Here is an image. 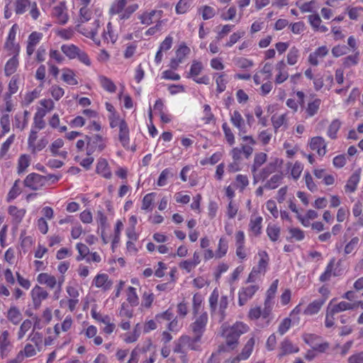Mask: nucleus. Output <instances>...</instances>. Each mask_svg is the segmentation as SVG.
Wrapping results in <instances>:
<instances>
[{
    "label": "nucleus",
    "instance_id": "1",
    "mask_svg": "<svg viewBox=\"0 0 363 363\" xmlns=\"http://www.w3.org/2000/svg\"><path fill=\"white\" fill-rule=\"evenodd\" d=\"M247 330L248 327L245 324L238 322L225 330L223 335L225 336V343L219 345V352H229L236 348L239 337Z\"/></svg>",
    "mask_w": 363,
    "mask_h": 363
},
{
    "label": "nucleus",
    "instance_id": "2",
    "mask_svg": "<svg viewBox=\"0 0 363 363\" xmlns=\"http://www.w3.org/2000/svg\"><path fill=\"white\" fill-rule=\"evenodd\" d=\"M219 294L216 289L211 293L209 297V306L211 310V315L213 318L218 323H221L225 318V310L228 306V298L227 296H222L218 302Z\"/></svg>",
    "mask_w": 363,
    "mask_h": 363
},
{
    "label": "nucleus",
    "instance_id": "3",
    "mask_svg": "<svg viewBox=\"0 0 363 363\" xmlns=\"http://www.w3.org/2000/svg\"><path fill=\"white\" fill-rule=\"evenodd\" d=\"M37 281L42 285L46 286L50 289H55L53 298L55 300L59 299L62 291V286L65 281V277L61 276L57 279L54 275L43 272L38 275Z\"/></svg>",
    "mask_w": 363,
    "mask_h": 363
},
{
    "label": "nucleus",
    "instance_id": "4",
    "mask_svg": "<svg viewBox=\"0 0 363 363\" xmlns=\"http://www.w3.org/2000/svg\"><path fill=\"white\" fill-rule=\"evenodd\" d=\"M92 130L100 132L92 135V152H101L106 148L108 143L106 130H104L99 123L92 121Z\"/></svg>",
    "mask_w": 363,
    "mask_h": 363
},
{
    "label": "nucleus",
    "instance_id": "5",
    "mask_svg": "<svg viewBox=\"0 0 363 363\" xmlns=\"http://www.w3.org/2000/svg\"><path fill=\"white\" fill-rule=\"evenodd\" d=\"M203 69V65L202 62L198 60H194L191 65L190 70L187 73L186 77L192 79L197 84L207 85L210 83V79L207 75L198 77Z\"/></svg>",
    "mask_w": 363,
    "mask_h": 363
},
{
    "label": "nucleus",
    "instance_id": "6",
    "mask_svg": "<svg viewBox=\"0 0 363 363\" xmlns=\"http://www.w3.org/2000/svg\"><path fill=\"white\" fill-rule=\"evenodd\" d=\"M303 341L308 345L313 351L320 353L325 352L329 348L328 342H323L321 337L314 334H305Z\"/></svg>",
    "mask_w": 363,
    "mask_h": 363
},
{
    "label": "nucleus",
    "instance_id": "7",
    "mask_svg": "<svg viewBox=\"0 0 363 363\" xmlns=\"http://www.w3.org/2000/svg\"><path fill=\"white\" fill-rule=\"evenodd\" d=\"M208 320V317L206 312H203L199 315L196 316L194 321L189 325V328L193 335L201 338L206 331Z\"/></svg>",
    "mask_w": 363,
    "mask_h": 363
},
{
    "label": "nucleus",
    "instance_id": "8",
    "mask_svg": "<svg viewBox=\"0 0 363 363\" xmlns=\"http://www.w3.org/2000/svg\"><path fill=\"white\" fill-rule=\"evenodd\" d=\"M48 182V178L45 176L37 173L28 174L25 180L24 184L26 187L32 190H39L45 186Z\"/></svg>",
    "mask_w": 363,
    "mask_h": 363
},
{
    "label": "nucleus",
    "instance_id": "9",
    "mask_svg": "<svg viewBox=\"0 0 363 363\" xmlns=\"http://www.w3.org/2000/svg\"><path fill=\"white\" fill-rule=\"evenodd\" d=\"M258 289L259 286L257 284H253L241 288L238 293L239 306H244L250 299H251L253 297V296L258 291Z\"/></svg>",
    "mask_w": 363,
    "mask_h": 363
},
{
    "label": "nucleus",
    "instance_id": "10",
    "mask_svg": "<svg viewBox=\"0 0 363 363\" xmlns=\"http://www.w3.org/2000/svg\"><path fill=\"white\" fill-rule=\"evenodd\" d=\"M48 292L40 286H35L31 291L30 296L32 298L33 306L35 308H39L43 302L48 297Z\"/></svg>",
    "mask_w": 363,
    "mask_h": 363
},
{
    "label": "nucleus",
    "instance_id": "11",
    "mask_svg": "<svg viewBox=\"0 0 363 363\" xmlns=\"http://www.w3.org/2000/svg\"><path fill=\"white\" fill-rule=\"evenodd\" d=\"M230 122L232 123L233 126L238 130V135L240 136H242V135H245L247 133L244 118H242L241 113L238 111L235 110L230 114Z\"/></svg>",
    "mask_w": 363,
    "mask_h": 363
},
{
    "label": "nucleus",
    "instance_id": "12",
    "mask_svg": "<svg viewBox=\"0 0 363 363\" xmlns=\"http://www.w3.org/2000/svg\"><path fill=\"white\" fill-rule=\"evenodd\" d=\"M255 343V338H250L242 348V352L232 360V363H238L241 360L248 359L252 352Z\"/></svg>",
    "mask_w": 363,
    "mask_h": 363
},
{
    "label": "nucleus",
    "instance_id": "13",
    "mask_svg": "<svg viewBox=\"0 0 363 363\" xmlns=\"http://www.w3.org/2000/svg\"><path fill=\"white\" fill-rule=\"evenodd\" d=\"M52 15L57 18L58 23L64 25L68 21L69 17L67 13L65 2H60L53 9Z\"/></svg>",
    "mask_w": 363,
    "mask_h": 363
},
{
    "label": "nucleus",
    "instance_id": "14",
    "mask_svg": "<svg viewBox=\"0 0 363 363\" xmlns=\"http://www.w3.org/2000/svg\"><path fill=\"white\" fill-rule=\"evenodd\" d=\"M72 323L73 320L72 317L70 315H67L60 325L58 323L56 324L54 326L53 330L50 328H48L47 333L48 334H51L53 332L54 334H55V336H59L60 331L67 332L69 330L72 328Z\"/></svg>",
    "mask_w": 363,
    "mask_h": 363
},
{
    "label": "nucleus",
    "instance_id": "15",
    "mask_svg": "<svg viewBox=\"0 0 363 363\" xmlns=\"http://www.w3.org/2000/svg\"><path fill=\"white\" fill-rule=\"evenodd\" d=\"M201 338L194 335V337H190L189 335H182L181 336V341L183 343V345L185 346L186 351L188 350H199L200 348Z\"/></svg>",
    "mask_w": 363,
    "mask_h": 363
},
{
    "label": "nucleus",
    "instance_id": "16",
    "mask_svg": "<svg viewBox=\"0 0 363 363\" xmlns=\"http://www.w3.org/2000/svg\"><path fill=\"white\" fill-rule=\"evenodd\" d=\"M9 337V333L7 330H4L0 335V354L1 358L7 357L11 350L12 345Z\"/></svg>",
    "mask_w": 363,
    "mask_h": 363
},
{
    "label": "nucleus",
    "instance_id": "17",
    "mask_svg": "<svg viewBox=\"0 0 363 363\" xmlns=\"http://www.w3.org/2000/svg\"><path fill=\"white\" fill-rule=\"evenodd\" d=\"M326 301V297H320L310 303L303 311L306 315L317 314Z\"/></svg>",
    "mask_w": 363,
    "mask_h": 363
},
{
    "label": "nucleus",
    "instance_id": "18",
    "mask_svg": "<svg viewBox=\"0 0 363 363\" xmlns=\"http://www.w3.org/2000/svg\"><path fill=\"white\" fill-rule=\"evenodd\" d=\"M267 159V155L266 153L264 152H259L255 154V158H254V162L251 167V172L253 175L254 179V183L257 182V169L266 162Z\"/></svg>",
    "mask_w": 363,
    "mask_h": 363
},
{
    "label": "nucleus",
    "instance_id": "19",
    "mask_svg": "<svg viewBox=\"0 0 363 363\" xmlns=\"http://www.w3.org/2000/svg\"><path fill=\"white\" fill-rule=\"evenodd\" d=\"M94 284L97 288H100L103 291L109 290L113 284V281L109 279L107 274H99L94 277Z\"/></svg>",
    "mask_w": 363,
    "mask_h": 363
},
{
    "label": "nucleus",
    "instance_id": "20",
    "mask_svg": "<svg viewBox=\"0 0 363 363\" xmlns=\"http://www.w3.org/2000/svg\"><path fill=\"white\" fill-rule=\"evenodd\" d=\"M42 38L43 33L36 31H34L29 35L26 48V52L28 56L33 54L36 45L39 43Z\"/></svg>",
    "mask_w": 363,
    "mask_h": 363
},
{
    "label": "nucleus",
    "instance_id": "21",
    "mask_svg": "<svg viewBox=\"0 0 363 363\" xmlns=\"http://www.w3.org/2000/svg\"><path fill=\"white\" fill-rule=\"evenodd\" d=\"M310 147L313 150H315L320 156L325 155L326 150V143L322 137H314L311 139Z\"/></svg>",
    "mask_w": 363,
    "mask_h": 363
},
{
    "label": "nucleus",
    "instance_id": "22",
    "mask_svg": "<svg viewBox=\"0 0 363 363\" xmlns=\"http://www.w3.org/2000/svg\"><path fill=\"white\" fill-rule=\"evenodd\" d=\"M280 351L279 356L282 357L286 354L296 353L299 351V348L297 345H294L291 340L288 338H285L280 343Z\"/></svg>",
    "mask_w": 363,
    "mask_h": 363
},
{
    "label": "nucleus",
    "instance_id": "23",
    "mask_svg": "<svg viewBox=\"0 0 363 363\" xmlns=\"http://www.w3.org/2000/svg\"><path fill=\"white\" fill-rule=\"evenodd\" d=\"M333 300L334 299L330 301L327 308L330 309L335 315L342 311L352 310L355 307L354 303L346 301H340L337 304H333Z\"/></svg>",
    "mask_w": 363,
    "mask_h": 363
},
{
    "label": "nucleus",
    "instance_id": "24",
    "mask_svg": "<svg viewBox=\"0 0 363 363\" xmlns=\"http://www.w3.org/2000/svg\"><path fill=\"white\" fill-rule=\"evenodd\" d=\"M259 260L258 264L252 268L256 270V273L259 274H264L269 263V256L265 251H262L258 253Z\"/></svg>",
    "mask_w": 363,
    "mask_h": 363
},
{
    "label": "nucleus",
    "instance_id": "25",
    "mask_svg": "<svg viewBox=\"0 0 363 363\" xmlns=\"http://www.w3.org/2000/svg\"><path fill=\"white\" fill-rule=\"evenodd\" d=\"M118 140L125 148H128L130 138L129 128L126 121H122L119 126Z\"/></svg>",
    "mask_w": 363,
    "mask_h": 363
},
{
    "label": "nucleus",
    "instance_id": "26",
    "mask_svg": "<svg viewBox=\"0 0 363 363\" xmlns=\"http://www.w3.org/2000/svg\"><path fill=\"white\" fill-rule=\"evenodd\" d=\"M29 115L30 113L27 110H25L23 113L16 114L13 123L14 126L20 130H23L26 128L28 123Z\"/></svg>",
    "mask_w": 363,
    "mask_h": 363
},
{
    "label": "nucleus",
    "instance_id": "27",
    "mask_svg": "<svg viewBox=\"0 0 363 363\" xmlns=\"http://www.w3.org/2000/svg\"><path fill=\"white\" fill-rule=\"evenodd\" d=\"M96 172L97 174L101 175L106 179H110L111 177V172L110 170L108 162L104 158H100L98 160Z\"/></svg>",
    "mask_w": 363,
    "mask_h": 363
},
{
    "label": "nucleus",
    "instance_id": "28",
    "mask_svg": "<svg viewBox=\"0 0 363 363\" xmlns=\"http://www.w3.org/2000/svg\"><path fill=\"white\" fill-rule=\"evenodd\" d=\"M90 143V138L87 135L84 136V139L79 140L77 142L76 147L78 150V155L75 157L76 160H79L84 156V152L86 147V155H89V145Z\"/></svg>",
    "mask_w": 363,
    "mask_h": 363
},
{
    "label": "nucleus",
    "instance_id": "29",
    "mask_svg": "<svg viewBox=\"0 0 363 363\" xmlns=\"http://www.w3.org/2000/svg\"><path fill=\"white\" fill-rule=\"evenodd\" d=\"M62 79L69 85H77L78 79L74 72L69 68L62 69Z\"/></svg>",
    "mask_w": 363,
    "mask_h": 363
},
{
    "label": "nucleus",
    "instance_id": "30",
    "mask_svg": "<svg viewBox=\"0 0 363 363\" xmlns=\"http://www.w3.org/2000/svg\"><path fill=\"white\" fill-rule=\"evenodd\" d=\"M277 169V163L276 161L269 162L257 174V181L266 179L270 174L275 172Z\"/></svg>",
    "mask_w": 363,
    "mask_h": 363
},
{
    "label": "nucleus",
    "instance_id": "31",
    "mask_svg": "<svg viewBox=\"0 0 363 363\" xmlns=\"http://www.w3.org/2000/svg\"><path fill=\"white\" fill-rule=\"evenodd\" d=\"M8 320L13 325H18L22 320V313L19 309L16 306H11L8 310L7 315Z\"/></svg>",
    "mask_w": 363,
    "mask_h": 363
},
{
    "label": "nucleus",
    "instance_id": "32",
    "mask_svg": "<svg viewBox=\"0 0 363 363\" xmlns=\"http://www.w3.org/2000/svg\"><path fill=\"white\" fill-rule=\"evenodd\" d=\"M360 179V173L357 171L352 173L350 177L347 182L345 186V191L349 192H354Z\"/></svg>",
    "mask_w": 363,
    "mask_h": 363
},
{
    "label": "nucleus",
    "instance_id": "33",
    "mask_svg": "<svg viewBox=\"0 0 363 363\" xmlns=\"http://www.w3.org/2000/svg\"><path fill=\"white\" fill-rule=\"evenodd\" d=\"M267 236L269 237V240L275 242H277L280 236L281 233V228L279 226H278L276 224H268L266 230Z\"/></svg>",
    "mask_w": 363,
    "mask_h": 363
},
{
    "label": "nucleus",
    "instance_id": "34",
    "mask_svg": "<svg viewBox=\"0 0 363 363\" xmlns=\"http://www.w3.org/2000/svg\"><path fill=\"white\" fill-rule=\"evenodd\" d=\"M82 2V5L83 6L80 9L79 11V20L82 23L87 22L91 18V11L88 5L89 4L90 0H80Z\"/></svg>",
    "mask_w": 363,
    "mask_h": 363
},
{
    "label": "nucleus",
    "instance_id": "35",
    "mask_svg": "<svg viewBox=\"0 0 363 363\" xmlns=\"http://www.w3.org/2000/svg\"><path fill=\"white\" fill-rule=\"evenodd\" d=\"M39 104L40 106L38 108L35 113H40L43 112L44 113L43 117H45L47 113L51 111L55 107L53 101L50 99H42L40 101Z\"/></svg>",
    "mask_w": 363,
    "mask_h": 363
},
{
    "label": "nucleus",
    "instance_id": "36",
    "mask_svg": "<svg viewBox=\"0 0 363 363\" xmlns=\"http://www.w3.org/2000/svg\"><path fill=\"white\" fill-rule=\"evenodd\" d=\"M288 230L290 236L286 237V240L289 242L301 241L305 238L304 232L300 228H289Z\"/></svg>",
    "mask_w": 363,
    "mask_h": 363
},
{
    "label": "nucleus",
    "instance_id": "37",
    "mask_svg": "<svg viewBox=\"0 0 363 363\" xmlns=\"http://www.w3.org/2000/svg\"><path fill=\"white\" fill-rule=\"evenodd\" d=\"M18 66V56L13 55L5 65L4 72L6 76L13 74Z\"/></svg>",
    "mask_w": 363,
    "mask_h": 363
},
{
    "label": "nucleus",
    "instance_id": "38",
    "mask_svg": "<svg viewBox=\"0 0 363 363\" xmlns=\"http://www.w3.org/2000/svg\"><path fill=\"white\" fill-rule=\"evenodd\" d=\"M61 50L67 57L72 60L77 58L80 49L73 44H70L62 45Z\"/></svg>",
    "mask_w": 363,
    "mask_h": 363
},
{
    "label": "nucleus",
    "instance_id": "39",
    "mask_svg": "<svg viewBox=\"0 0 363 363\" xmlns=\"http://www.w3.org/2000/svg\"><path fill=\"white\" fill-rule=\"evenodd\" d=\"M38 352L39 351L35 345L27 343L23 350H21L17 354H21L22 361H23L25 357H32L35 356Z\"/></svg>",
    "mask_w": 363,
    "mask_h": 363
},
{
    "label": "nucleus",
    "instance_id": "40",
    "mask_svg": "<svg viewBox=\"0 0 363 363\" xmlns=\"http://www.w3.org/2000/svg\"><path fill=\"white\" fill-rule=\"evenodd\" d=\"M226 74L223 73L214 74V78H216V91L218 93H222L226 88L227 80L225 79Z\"/></svg>",
    "mask_w": 363,
    "mask_h": 363
},
{
    "label": "nucleus",
    "instance_id": "41",
    "mask_svg": "<svg viewBox=\"0 0 363 363\" xmlns=\"http://www.w3.org/2000/svg\"><path fill=\"white\" fill-rule=\"evenodd\" d=\"M282 179L283 174L281 173L275 174L269 180L267 181L264 187L267 189H274L279 186Z\"/></svg>",
    "mask_w": 363,
    "mask_h": 363
},
{
    "label": "nucleus",
    "instance_id": "42",
    "mask_svg": "<svg viewBox=\"0 0 363 363\" xmlns=\"http://www.w3.org/2000/svg\"><path fill=\"white\" fill-rule=\"evenodd\" d=\"M228 243L225 238H221L219 240L218 249L215 252L216 258H221L225 256L228 252Z\"/></svg>",
    "mask_w": 363,
    "mask_h": 363
},
{
    "label": "nucleus",
    "instance_id": "43",
    "mask_svg": "<svg viewBox=\"0 0 363 363\" xmlns=\"http://www.w3.org/2000/svg\"><path fill=\"white\" fill-rule=\"evenodd\" d=\"M193 0H179L175 7L177 14L186 13L191 6Z\"/></svg>",
    "mask_w": 363,
    "mask_h": 363
},
{
    "label": "nucleus",
    "instance_id": "44",
    "mask_svg": "<svg viewBox=\"0 0 363 363\" xmlns=\"http://www.w3.org/2000/svg\"><path fill=\"white\" fill-rule=\"evenodd\" d=\"M30 156L28 155H21L18 160V173L23 172L30 164Z\"/></svg>",
    "mask_w": 363,
    "mask_h": 363
},
{
    "label": "nucleus",
    "instance_id": "45",
    "mask_svg": "<svg viewBox=\"0 0 363 363\" xmlns=\"http://www.w3.org/2000/svg\"><path fill=\"white\" fill-rule=\"evenodd\" d=\"M341 127V122L338 119L333 120L330 124L327 135L331 139H335L337 138V133Z\"/></svg>",
    "mask_w": 363,
    "mask_h": 363
},
{
    "label": "nucleus",
    "instance_id": "46",
    "mask_svg": "<svg viewBox=\"0 0 363 363\" xmlns=\"http://www.w3.org/2000/svg\"><path fill=\"white\" fill-rule=\"evenodd\" d=\"M99 81L101 86L107 91L113 93L116 91V86L114 83L108 78L104 76H100Z\"/></svg>",
    "mask_w": 363,
    "mask_h": 363
},
{
    "label": "nucleus",
    "instance_id": "47",
    "mask_svg": "<svg viewBox=\"0 0 363 363\" xmlns=\"http://www.w3.org/2000/svg\"><path fill=\"white\" fill-rule=\"evenodd\" d=\"M0 125L1 131L0 137L4 136L6 133H9L11 129L10 116L9 114H4L0 118Z\"/></svg>",
    "mask_w": 363,
    "mask_h": 363
},
{
    "label": "nucleus",
    "instance_id": "48",
    "mask_svg": "<svg viewBox=\"0 0 363 363\" xmlns=\"http://www.w3.org/2000/svg\"><path fill=\"white\" fill-rule=\"evenodd\" d=\"M321 101L319 99H315L311 102L308 104L306 112L309 117H312L318 113L320 108Z\"/></svg>",
    "mask_w": 363,
    "mask_h": 363
},
{
    "label": "nucleus",
    "instance_id": "49",
    "mask_svg": "<svg viewBox=\"0 0 363 363\" xmlns=\"http://www.w3.org/2000/svg\"><path fill=\"white\" fill-rule=\"evenodd\" d=\"M48 144V140L46 137L41 138L38 142L33 144L28 149L33 154L43 150Z\"/></svg>",
    "mask_w": 363,
    "mask_h": 363
},
{
    "label": "nucleus",
    "instance_id": "50",
    "mask_svg": "<svg viewBox=\"0 0 363 363\" xmlns=\"http://www.w3.org/2000/svg\"><path fill=\"white\" fill-rule=\"evenodd\" d=\"M262 222V218L261 216H257L250 220V228L255 235H258L261 233Z\"/></svg>",
    "mask_w": 363,
    "mask_h": 363
},
{
    "label": "nucleus",
    "instance_id": "51",
    "mask_svg": "<svg viewBox=\"0 0 363 363\" xmlns=\"http://www.w3.org/2000/svg\"><path fill=\"white\" fill-rule=\"evenodd\" d=\"M43 114L44 113L43 112L40 113H35L33 118V124L31 128L35 129L37 130H40L45 127V122L43 119Z\"/></svg>",
    "mask_w": 363,
    "mask_h": 363
},
{
    "label": "nucleus",
    "instance_id": "52",
    "mask_svg": "<svg viewBox=\"0 0 363 363\" xmlns=\"http://www.w3.org/2000/svg\"><path fill=\"white\" fill-rule=\"evenodd\" d=\"M127 301L131 306H137L139 303V299L136 294L135 288L129 286L127 291Z\"/></svg>",
    "mask_w": 363,
    "mask_h": 363
},
{
    "label": "nucleus",
    "instance_id": "53",
    "mask_svg": "<svg viewBox=\"0 0 363 363\" xmlns=\"http://www.w3.org/2000/svg\"><path fill=\"white\" fill-rule=\"evenodd\" d=\"M141 326L139 323L136 324L133 331L130 334H127L124 340L126 343H132L135 342L140 335Z\"/></svg>",
    "mask_w": 363,
    "mask_h": 363
},
{
    "label": "nucleus",
    "instance_id": "54",
    "mask_svg": "<svg viewBox=\"0 0 363 363\" xmlns=\"http://www.w3.org/2000/svg\"><path fill=\"white\" fill-rule=\"evenodd\" d=\"M174 176V173L172 172V169L169 168H166L164 170L162 171L160 173L157 184L159 186H163L166 185L167 184V179L168 177H172Z\"/></svg>",
    "mask_w": 363,
    "mask_h": 363
},
{
    "label": "nucleus",
    "instance_id": "55",
    "mask_svg": "<svg viewBox=\"0 0 363 363\" xmlns=\"http://www.w3.org/2000/svg\"><path fill=\"white\" fill-rule=\"evenodd\" d=\"M299 50L296 47H292L287 54V63L289 65H295L299 58Z\"/></svg>",
    "mask_w": 363,
    "mask_h": 363
},
{
    "label": "nucleus",
    "instance_id": "56",
    "mask_svg": "<svg viewBox=\"0 0 363 363\" xmlns=\"http://www.w3.org/2000/svg\"><path fill=\"white\" fill-rule=\"evenodd\" d=\"M4 49L7 51L9 55L18 56L20 51L19 45L16 42H5Z\"/></svg>",
    "mask_w": 363,
    "mask_h": 363
},
{
    "label": "nucleus",
    "instance_id": "57",
    "mask_svg": "<svg viewBox=\"0 0 363 363\" xmlns=\"http://www.w3.org/2000/svg\"><path fill=\"white\" fill-rule=\"evenodd\" d=\"M30 0H16L15 11L17 14H23L26 12L27 7L31 6Z\"/></svg>",
    "mask_w": 363,
    "mask_h": 363
},
{
    "label": "nucleus",
    "instance_id": "58",
    "mask_svg": "<svg viewBox=\"0 0 363 363\" xmlns=\"http://www.w3.org/2000/svg\"><path fill=\"white\" fill-rule=\"evenodd\" d=\"M335 264V258H333L328 264L325 272L320 276V281L325 282L328 281L332 275V271Z\"/></svg>",
    "mask_w": 363,
    "mask_h": 363
},
{
    "label": "nucleus",
    "instance_id": "59",
    "mask_svg": "<svg viewBox=\"0 0 363 363\" xmlns=\"http://www.w3.org/2000/svg\"><path fill=\"white\" fill-rule=\"evenodd\" d=\"M9 213L19 223L24 217L26 211L24 209H18L17 207L12 206L9 208Z\"/></svg>",
    "mask_w": 363,
    "mask_h": 363
},
{
    "label": "nucleus",
    "instance_id": "60",
    "mask_svg": "<svg viewBox=\"0 0 363 363\" xmlns=\"http://www.w3.org/2000/svg\"><path fill=\"white\" fill-rule=\"evenodd\" d=\"M103 38L104 41H106L107 43L111 42L112 43H114L116 41L117 36L113 33L111 23L107 24L106 30H104L103 33Z\"/></svg>",
    "mask_w": 363,
    "mask_h": 363
},
{
    "label": "nucleus",
    "instance_id": "61",
    "mask_svg": "<svg viewBox=\"0 0 363 363\" xmlns=\"http://www.w3.org/2000/svg\"><path fill=\"white\" fill-rule=\"evenodd\" d=\"M118 314L124 319H130L133 316V311L126 303H123L121 306Z\"/></svg>",
    "mask_w": 363,
    "mask_h": 363
},
{
    "label": "nucleus",
    "instance_id": "62",
    "mask_svg": "<svg viewBox=\"0 0 363 363\" xmlns=\"http://www.w3.org/2000/svg\"><path fill=\"white\" fill-rule=\"evenodd\" d=\"M96 221L99 225V230L102 231V233L105 232L108 224L107 222V217L101 211L97 212Z\"/></svg>",
    "mask_w": 363,
    "mask_h": 363
},
{
    "label": "nucleus",
    "instance_id": "63",
    "mask_svg": "<svg viewBox=\"0 0 363 363\" xmlns=\"http://www.w3.org/2000/svg\"><path fill=\"white\" fill-rule=\"evenodd\" d=\"M157 13V11H151L150 12H145L140 15L138 18L140 20L141 23L145 25H150L153 22V18Z\"/></svg>",
    "mask_w": 363,
    "mask_h": 363
},
{
    "label": "nucleus",
    "instance_id": "64",
    "mask_svg": "<svg viewBox=\"0 0 363 363\" xmlns=\"http://www.w3.org/2000/svg\"><path fill=\"white\" fill-rule=\"evenodd\" d=\"M32 322L30 320H25L21 325L18 332V339L21 340L26 335V333L31 328Z\"/></svg>",
    "mask_w": 363,
    "mask_h": 363
}]
</instances>
